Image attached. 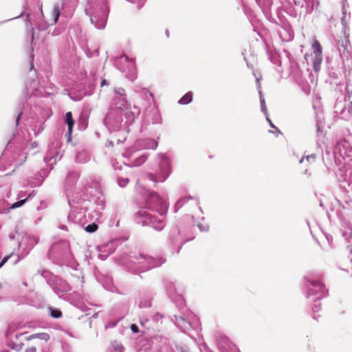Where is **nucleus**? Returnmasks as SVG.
Masks as SVG:
<instances>
[{
  "label": "nucleus",
  "instance_id": "obj_1",
  "mask_svg": "<svg viewBox=\"0 0 352 352\" xmlns=\"http://www.w3.org/2000/svg\"><path fill=\"white\" fill-rule=\"evenodd\" d=\"M337 48L344 60L352 61V47L349 36L344 32L337 40Z\"/></svg>",
  "mask_w": 352,
  "mask_h": 352
},
{
  "label": "nucleus",
  "instance_id": "obj_2",
  "mask_svg": "<svg viewBox=\"0 0 352 352\" xmlns=\"http://www.w3.org/2000/svg\"><path fill=\"white\" fill-rule=\"evenodd\" d=\"M313 53L311 54H305V59L308 62L309 58H311L313 63V67L315 72H319L320 69V65L322 60V48L319 41L317 39H314L312 44Z\"/></svg>",
  "mask_w": 352,
  "mask_h": 352
},
{
  "label": "nucleus",
  "instance_id": "obj_3",
  "mask_svg": "<svg viewBox=\"0 0 352 352\" xmlns=\"http://www.w3.org/2000/svg\"><path fill=\"white\" fill-rule=\"evenodd\" d=\"M311 285H312V287L310 288L308 292L309 296L316 295L318 293L321 294V295L320 296V298H322L326 295L325 294V287L322 283H320L319 281L313 282L311 283Z\"/></svg>",
  "mask_w": 352,
  "mask_h": 352
},
{
  "label": "nucleus",
  "instance_id": "obj_4",
  "mask_svg": "<svg viewBox=\"0 0 352 352\" xmlns=\"http://www.w3.org/2000/svg\"><path fill=\"white\" fill-rule=\"evenodd\" d=\"M197 200L195 197H191V196H187L182 197L177 202V207L179 208L186 206L189 205L190 206H197Z\"/></svg>",
  "mask_w": 352,
  "mask_h": 352
},
{
  "label": "nucleus",
  "instance_id": "obj_5",
  "mask_svg": "<svg viewBox=\"0 0 352 352\" xmlns=\"http://www.w3.org/2000/svg\"><path fill=\"white\" fill-rule=\"evenodd\" d=\"M116 105L121 111H126L125 116L126 118H130L131 116H133L131 111H127L129 109V104L125 98L119 99L118 101L116 102Z\"/></svg>",
  "mask_w": 352,
  "mask_h": 352
},
{
  "label": "nucleus",
  "instance_id": "obj_6",
  "mask_svg": "<svg viewBox=\"0 0 352 352\" xmlns=\"http://www.w3.org/2000/svg\"><path fill=\"white\" fill-rule=\"evenodd\" d=\"M60 14V9L58 5H54L52 10V21L51 25H54L57 23Z\"/></svg>",
  "mask_w": 352,
  "mask_h": 352
},
{
  "label": "nucleus",
  "instance_id": "obj_7",
  "mask_svg": "<svg viewBox=\"0 0 352 352\" xmlns=\"http://www.w3.org/2000/svg\"><path fill=\"white\" fill-rule=\"evenodd\" d=\"M65 122L68 126V133L69 135L72 133V129L74 124V120L73 119L72 112H67L65 114Z\"/></svg>",
  "mask_w": 352,
  "mask_h": 352
},
{
  "label": "nucleus",
  "instance_id": "obj_8",
  "mask_svg": "<svg viewBox=\"0 0 352 352\" xmlns=\"http://www.w3.org/2000/svg\"><path fill=\"white\" fill-rule=\"evenodd\" d=\"M192 93L188 92L179 100V103L181 104H187L192 101Z\"/></svg>",
  "mask_w": 352,
  "mask_h": 352
},
{
  "label": "nucleus",
  "instance_id": "obj_9",
  "mask_svg": "<svg viewBox=\"0 0 352 352\" xmlns=\"http://www.w3.org/2000/svg\"><path fill=\"white\" fill-rule=\"evenodd\" d=\"M306 161L309 164L310 167H315L317 164L316 156L315 154H311L306 157Z\"/></svg>",
  "mask_w": 352,
  "mask_h": 352
},
{
  "label": "nucleus",
  "instance_id": "obj_10",
  "mask_svg": "<svg viewBox=\"0 0 352 352\" xmlns=\"http://www.w3.org/2000/svg\"><path fill=\"white\" fill-rule=\"evenodd\" d=\"M43 340L45 341H48L50 339V336L47 333H35V339Z\"/></svg>",
  "mask_w": 352,
  "mask_h": 352
},
{
  "label": "nucleus",
  "instance_id": "obj_11",
  "mask_svg": "<svg viewBox=\"0 0 352 352\" xmlns=\"http://www.w3.org/2000/svg\"><path fill=\"white\" fill-rule=\"evenodd\" d=\"M98 225L95 223H91V224H89L88 226H87L85 228V230L87 232H94L98 230Z\"/></svg>",
  "mask_w": 352,
  "mask_h": 352
},
{
  "label": "nucleus",
  "instance_id": "obj_12",
  "mask_svg": "<svg viewBox=\"0 0 352 352\" xmlns=\"http://www.w3.org/2000/svg\"><path fill=\"white\" fill-rule=\"evenodd\" d=\"M50 314L51 316L54 318H58L62 316L61 311L56 309H50Z\"/></svg>",
  "mask_w": 352,
  "mask_h": 352
},
{
  "label": "nucleus",
  "instance_id": "obj_13",
  "mask_svg": "<svg viewBox=\"0 0 352 352\" xmlns=\"http://www.w3.org/2000/svg\"><path fill=\"white\" fill-rule=\"evenodd\" d=\"M27 199H22V200H20L19 201H16L15 203H14L10 208L11 209H14V208H19V207H21L22 206L26 201Z\"/></svg>",
  "mask_w": 352,
  "mask_h": 352
},
{
  "label": "nucleus",
  "instance_id": "obj_14",
  "mask_svg": "<svg viewBox=\"0 0 352 352\" xmlns=\"http://www.w3.org/2000/svg\"><path fill=\"white\" fill-rule=\"evenodd\" d=\"M11 348L16 351H20L23 348V343L13 344L12 346H11Z\"/></svg>",
  "mask_w": 352,
  "mask_h": 352
},
{
  "label": "nucleus",
  "instance_id": "obj_15",
  "mask_svg": "<svg viewBox=\"0 0 352 352\" xmlns=\"http://www.w3.org/2000/svg\"><path fill=\"white\" fill-rule=\"evenodd\" d=\"M115 92L120 95V96H126V91L123 88H118L115 90Z\"/></svg>",
  "mask_w": 352,
  "mask_h": 352
},
{
  "label": "nucleus",
  "instance_id": "obj_16",
  "mask_svg": "<svg viewBox=\"0 0 352 352\" xmlns=\"http://www.w3.org/2000/svg\"><path fill=\"white\" fill-rule=\"evenodd\" d=\"M131 331L133 332V333H138L139 332V328L135 324H132L131 325Z\"/></svg>",
  "mask_w": 352,
  "mask_h": 352
},
{
  "label": "nucleus",
  "instance_id": "obj_17",
  "mask_svg": "<svg viewBox=\"0 0 352 352\" xmlns=\"http://www.w3.org/2000/svg\"><path fill=\"white\" fill-rule=\"evenodd\" d=\"M10 256H6L3 258V260L1 261V262L0 263V268L8 261V260L9 259Z\"/></svg>",
  "mask_w": 352,
  "mask_h": 352
},
{
  "label": "nucleus",
  "instance_id": "obj_18",
  "mask_svg": "<svg viewBox=\"0 0 352 352\" xmlns=\"http://www.w3.org/2000/svg\"><path fill=\"white\" fill-rule=\"evenodd\" d=\"M33 339H35V333L32 334V335H30V336H29L25 338V340H27V341H30V340H33Z\"/></svg>",
  "mask_w": 352,
  "mask_h": 352
},
{
  "label": "nucleus",
  "instance_id": "obj_19",
  "mask_svg": "<svg viewBox=\"0 0 352 352\" xmlns=\"http://www.w3.org/2000/svg\"><path fill=\"white\" fill-rule=\"evenodd\" d=\"M25 352H36V347H30L25 350Z\"/></svg>",
  "mask_w": 352,
  "mask_h": 352
},
{
  "label": "nucleus",
  "instance_id": "obj_20",
  "mask_svg": "<svg viewBox=\"0 0 352 352\" xmlns=\"http://www.w3.org/2000/svg\"><path fill=\"white\" fill-rule=\"evenodd\" d=\"M159 224L160 225L156 226L155 228H156V229L160 230H162L163 228L164 225L162 224V223L161 221H159Z\"/></svg>",
  "mask_w": 352,
  "mask_h": 352
},
{
  "label": "nucleus",
  "instance_id": "obj_21",
  "mask_svg": "<svg viewBox=\"0 0 352 352\" xmlns=\"http://www.w3.org/2000/svg\"><path fill=\"white\" fill-rule=\"evenodd\" d=\"M149 177H150V179H151V180H153L154 182H157V181L156 180V179H155V177L153 175L151 174V175H149Z\"/></svg>",
  "mask_w": 352,
  "mask_h": 352
},
{
  "label": "nucleus",
  "instance_id": "obj_22",
  "mask_svg": "<svg viewBox=\"0 0 352 352\" xmlns=\"http://www.w3.org/2000/svg\"><path fill=\"white\" fill-rule=\"evenodd\" d=\"M157 146V142H153V146H152V148H155Z\"/></svg>",
  "mask_w": 352,
  "mask_h": 352
},
{
  "label": "nucleus",
  "instance_id": "obj_23",
  "mask_svg": "<svg viewBox=\"0 0 352 352\" xmlns=\"http://www.w3.org/2000/svg\"><path fill=\"white\" fill-rule=\"evenodd\" d=\"M155 219L154 220H153V219H151V223L153 224L155 223Z\"/></svg>",
  "mask_w": 352,
  "mask_h": 352
},
{
  "label": "nucleus",
  "instance_id": "obj_24",
  "mask_svg": "<svg viewBox=\"0 0 352 352\" xmlns=\"http://www.w3.org/2000/svg\"><path fill=\"white\" fill-rule=\"evenodd\" d=\"M20 116H21V114H19V115L18 116V118H17V120H16V122H17V123L19 122Z\"/></svg>",
  "mask_w": 352,
  "mask_h": 352
},
{
  "label": "nucleus",
  "instance_id": "obj_25",
  "mask_svg": "<svg viewBox=\"0 0 352 352\" xmlns=\"http://www.w3.org/2000/svg\"><path fill=\"white\" fill-rule=\"evenodd\" d=\"M304 161H305V159H304V158H302V159H301V160H300V163H302Z\"/></svg>",
  "mask_w": 352,
  "mask_h": 352
},
{
  "label": "nucleus",
  "instance_id": "obj_26",
  "mask_svg": "<svg viewBox=\"0 0 352 352\" xmlns=\"http://www.w3.org/2000/svg\"><path fill=\"white\" fill-rule=\"evenodd\" d=\"M104 84H105V80H103L102 81V85H104Z\"/></svg>",
  "mask_w": 352,
  "mask_h": 352
},
{
  "label": "nucleus",
  "instance_id": "obj_27",
  "mask_svg": "<svg viewBox=\"0 0 352 352\" xmlns=\"http://www.w3.org/2000/svg\"><path fill=\"white\" fill-rule=\"evenodd\" d=\"M270 124H271V126H272V127H275V126L273 125V124H272L270 121Z\"/></svg>",
  "mask_w": 352,
  "mask_h": 352
}]
</instances>
